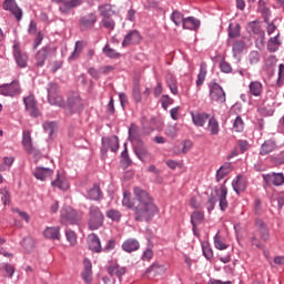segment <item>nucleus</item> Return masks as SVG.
<instances>
[{"instance_id":"nucleus-45","label":"nucleus","mask_w":284,"mask_h":284,"mask_svg":"<svg viewBox=\"0 0 284 284\" xmlns=\"http://www.w3.org/2000/svg\"><path fill=\"white\" fill-rule=\"evenodd\" d=\"M243 50H245V41L236 40L232 44L233 57H236L237 54H241V52H243Z\"/></svg>"},{"instance_id":"nucleus-53","label":"nucleus","mask_w":284,"mask_h":284,"mask_svg":"<svg viewBox=\"0 0 284 284\" xmlns=\"http://www.w3.org/2000/svg\"><path fill=\"white\" fill-rule=\"evenodd\" d=\"M166 136H170V139H174L176 134H179V128L176 124H169L166 130H165Z\"/></svg>"},{"instance_id":"nucleus-43","label":"nucleus","mask_w":284,"mask_h":284,"mask_svg":"<svg viewBox=\"0 0 284 284\" xmlns=\"http://www.w3.org/2000/svg\"><path fill=\"white\" fill-rule=\"evenodd\" d=\"M100 27L105 28L106 30H109V32H112V30L116 28V22H114L112 18H102V20L100 21Z\"/></svg>"},{"instance_id":"nucleus-26","label":"nucleus","mask_w":284,"mask_h":284,"mask_svg":"<svg viewBox=\"0 0 284 284\" xmlns=\"http://www.w3.org/2000/svg\"><path fill=\"white\" fill-rule=\"evenodd\" d=\"M141 247V244L135 239H129L123 242L122 250L124 252H128L129 254H132V252H136Z\"/></svg>"},{"instance_id":"nucleus-21","label":"nucleus","mask_w":284,"mask_h":284,"mask_svg":"<svg viewBox=\"0 0 284 284\" xmlns=\"http://www.w3.org/2000/svg\"><path fill=\"white\" fill-rule=\"evenodd\" d=\"M83 272L81 274L85 284H92V262L88 258L83 261Z\"/></svg>"},{"instance_id":"nucleus-44","label":"nucleus","mask_w":284,"mask_h":284,"mask_svg":"<svg viewBox=\"0 0 284 284\" xmlns=\"http://www.w3.org/2000/svg\"><path fill=\"white\" fill-rule=\"evenodd\" d=\"M102 52L108 57L109 59H121V53L116 52V50L110 48V44H105L102 49Z\"/></svg>"},{"instance_id":"nucleus-2","label":"nucleus","mask_w":284,"mask_h":284,"mask_svg":"<svg viewBox=\"0 0 284 284\" xmlns=\"http://www.w3.org/2000/svg\"><path fill=\"white\" fill-rule=\"evenodd\" d=\"M48 101L50 105H57L58 108H65V101L63 97L59 94V84L51 82L48 85Z\"/></svg>"},{"instance_id":"nucleus-37","label":"nucleus","mask_w":284,"mask_h":284,"mask_svg":"<svg viewBox=\"0 0 284 284\" xmlns=\"http://www.w3.org/2000/svg\"><path fill=\"white\" fill-rule=\"evenodd\" d=\"M237 37H241V24H230L227 45H232V39H236Z\"/></svg>"},{"instance_id":"nucleus-14","label":"nucleus","mask_w":284,"mask_h":284,"mask_svg":"<svg viewBox=\"0 0 284 284\" xmlns=\"http://www.w3.org/2000/svg\"><path fill=\"white\" fill-rule=\"evenodd\" d=\"M191 119L193 124L196 128H204L205 123H207V121H210V114L206 112H191Z\"/></svg>"},{"instance_id":"nucleus-48","label":"nucleus","mask_w":284,"mask_h":284,"mask_svg":"<svg viewBox=\"0 0 284 284\" xmlns=\"http://www.w3.org/2000/svg\"><path fill=\"white\" fill-rule=\"evenodd\" d=\"M171 21H173V23L175 26H183V21H185V18H183V13H181V11H173L171 14Z\"/></svg>"},{"instance_id":"nucleus-5","label":"nucleus","mask_w":284,"mask_h":284,"mask_svg":"<svg viewBox=\"0 0 284 284\" xmlns=\"http://www.w3.org/2000/svg\"><path fill=\"white\" fill-rule=\"evenodd\" d=\"M52 3H57L59 6V11L61 14H70L74 8H79V6H83L84 0H51Z\"/></svg>"},{"instance_id":"nucleus-11","label":"nucleus","mask_w":284,"mask_h":284,"mask_svg":"<svg viewBox=\"0 0 284 284\" xmlns=\"http://www.w3.org/2000/svg\"><path fill=\"white\" fill-rule=\"evenodd\" d=\"M3 9L11 12V14L16 17L17 21H21V19H23V11L19 8L16 0H6Z\"/></svg>"},{"instance_id":"nucleus-64","label":"nucleus","mask_w":284,"mask_h":284,"mask_svg":"<svg viewBox=\"0 0 284 284\" xmlns=\"http://www.w3.org/2000/svg\"><path fill=\"white\" fill-rule=\"evenodd\" d=\"M88 73L90 74V77H92L93 79H100L101 78V69L97 70L94 68H90L88 70Z\"/></svg>"},{"instance_id":"nucleus-58","label":"nucleus","mask_w":284,"mask_h":284,"mask_svg":"<svg viewBox=\"0 0 284 284\" xmlns=\"http://www.w3.org/2000/svg\"><path fill=\"white\" fill-rule=\"evenodd\" d=\"M264 23H266L267 34H274V32H276V24H274V21L270 20V17H267V21H264Z\"/></svg>"},{"instance_id":"nucleus-35","label":"nucleus","mask_w":284,"mask_h":284,"mask_svg":"<svg viewBox=\"0 0 284 284\" xmlns=\"http://www.w3.org/2000/svg\"><path fill=\"white\" fill-rule=\"evenodd\" d=\"M52 187H58L59 190H68V180L63 174L58 173L54 181L51 182Z\"/></svg>"},{"instance_id":"nucleus-10","label":"nucleus","mask_w":284,"mask_h":284,"mask_svg":"<svg viewBox=\"0 0 284 284\" xmlns=\"http://www.w3.org/2000/svg\"><path fill=\"white\" fill-rule=\"evenodd\" d=\"M108 150H111V152H118L119 151V136L113 135L111 138L104 136L102 138V149L101 152L105 154Z\"/></svg>"},{"instance_id":"nucleus-8","label":"nucleus","mask_w":284,"mask_h":284,"mask_svg":"<svg viewBox=\"0 0 284 284\" xmlns=\"http://www.w3.org/2000/svg\"><path fill=\"white\" fill-rule=\"evenodd\" d=\"M210 99L216 101V103H225L226 98L223 87L216 82L210 84Z\"/></svg>"},{"instance_id":"nucleus-40","label":"nucleus","mask_w":284,"mask_h":284,"mask_svg":"<svg viewBox=\"0 0 284 284\" xmlns=\"http://www.w3.org/2000/svg\"><path fill=\"white\" fill-rule=\"evenodd\" d=\"M87 43L84 41H77L75 47L71 55L69 57V61H75V59L83 52Z\"/></svg>"},{"instance_id":"nucleus-13","label":"nucleus","mask_w":284,"mask_h":284,"mask_svg":"<svg viewBox=\"0 0 284 284\" xmlns=\"http://www.w3.org/2000/svg\"><path fill=\"white\" fill-rule=\"evenodd\" d=\"M54 49L50 47H43L36 53V65L38 68H43L45 65V61L48 60V57H50V53L53 52Z\"/></svg>"},{"instance_id":"nucleus-41","label":"nucleus","mask_w":284,"mask_h":284,"mask_svg":"<svg viewBox=\"0 0 284 284\" xmlns=\"http://www.w3.org/2000/svg\"><path fill=\"white\" fill-rule=\"evenodd\" d=\"M278 37H281L280 33H277L273 38H270L268 43H267L268 52H276V50H278V48L281 47V40H278Z\"/></svg>"},{"instance_id":"nucleus-56","label":"nucleus","mask_w":284,"mask_h":284,"mask_svg":"<svg viewBox=\"0 0 284 284\" xmlns=\"http://www.w3.org/2000/svg\"><path fill=\"white\" fill-rule=\"evenodd\" d=\"M67 241L70 243V245L74 246L77 245V233L72 230L65 231Z\"/></svg>"},{"instance_id":"nucleus-20","label":"nucleus","mask_w":284,"mask_h":284,"mask_svg":"<svg viewBox=\"0 0 284 284\" xmlns=\"http://www.w3.org/2000/svg\"><path fill=\"white\" fill-rule=\"evenodd\" d=\"M52 174H54V171L50 168L38 166L33 171V176H36L38 181H45V179L50 178Z\"/></svg>"},{"instance_id":"nucleus-28","label":"nucleus","mask_w":284,"mask_h":284,"mask_svg":"<svg viewBox=\"0 0 284 284\" xmlns=\"http://www.w3.org/2000/svg\"><path fill=\"white\" fill-rule=\"evenodd\" d=\"M87 197L90 199V201H101V199H103L101 186L99 184H94L93 187L88 191Z\"/></svg>"},{"instance_id":"nucleus-62","label":"nucleus","mask_w":284,"mask_h":284,"mask_svg":"<svg viewBox=\"0 0 284 284\" xmlns=\"http://www.w3.org/2000/svg\"><path fill=\"white\" fill-rule=\"evenodd\" d=\"M174 103V100L170 98V95H162V108L166 110V108H170Z\"/></svg>"},{"instance_id":"nucleus-15","label":"nucleus","mask_w":284,"mask_h":284,"mask_svg":"<svg viewBox=\"0 0 284 284\" xmlns=\"http://www.w3.org/2000/svg\"><path fill=\"white\" fill-rule=\"evenodd\" d=\"M23 103L26 105L27 112H29L31 116L37 118L39 114H41L39 112V108H37V100L34 99V95L23 98Z\"/></svg>"},{"instance_id":"nucleus-55","label":"nucleus","mask_w":284,"mask_h":284,"mask_svg":"<svg viewBox=\"0 0 284 284\" xmlns=\"http://www.w3.org/2000/svg\"><path fill=\"white\" fill-rule=\"evenodd\" d=\"M214 245L216 250H227V245L223 243V237L219 234L214 236Z\"/></svg>"},{"instance_id":"nucleus-17","label":"nucleus","mask_w":284,"mask_h":284,"mask_svg":"<svg viewBox=\"0 0 284 284\" xmlns=\"http://www.w3.org/2000/svg\"><path fill=\"white\" fill-rule=\"evenodd\" d=\"M263 179L267 185H283L284 183V175L283 173H271V174H264Z\"/></svg>"},{"instance_id":"nucleus-49","label":"nucleus","mask_w":284,"mask_h":284,"mask_svg":"<svg viewBox=\"0 0 284 284\" xmlns=\"http://www.w3.org/2000/svg\"><path fill=\"white\" fill-rule=\"evenodd\" d=\"M22 247L26 252H32L34 250V240L32 237H24L22 241Z\"/></svg>"},{"instance_id":"nucleus-16","label":"nucleus","mask_w":284,"mask_h":284,"mask_svg":"<svg viewBox=\"0 0 284 284\" xmlns=\"http://www.w3.org/2000/svg\"><path fill=\"white\" fill-rule=\"evenodd\" d=\"M13 57L19 68H26L28 65V53H22L19 43L13 44Z\"/></svg>"},{"instance_id":"nucleus-42","label":"nucleus","mask_w":284,"mask_h":284,"mask_svg":"<svg viewBox=\"0 0 284 284\" xmlns=\"http://www.w3.org/2000/svg\"><path fill=\"white\" fill-rule=\"evenodd\" d=\"M257 11L262 14L264 21H267V17H272L270 9L266 7L265 0L258 1Z\"/></svg>"},{"instance_id":"nucleus-24","label":"nucleus","mask_w":284,"mask_h":284,"mask_svg":"<svg viewBox=\"0 0 284 284\" xmlns=\"http://www.w3.org/2000/svg\"><path fill=\"white\" fill-rule=\"evenodd\" d=\"M98 19L99 18L97 17V13L91 12V13L83 16L80 19V23H81V26H83V28H94V24L97 23Z\"/></svg>"},{"instance_id":"nucleus-7","label":"nucleus","mask_w":284,"mask_h":284,"mask_svg":"<svg viewBox=\"0 0 284 284\" xmlns=\"http://www.w3.org/2000/svg\"><path fill=\"white\" fill-rule=\"evenodd\" d=\"M0 94H2V97H17L21 94V84H19V81L2 84L0 85Z\"/></svg>"},{"instance_id":"nucleus-22","label":"nucleus","mask_w":284,"mask_h":284,"mask_svg":"<svg viewBox=\"0 0 284 284\" xmlns=\"http://www.w3.org/2000/svg\"><path fill=\"white\" fill-rule=\"evenodd\" d=\"M255 225L260 232V236L262 241H265V242L270 241V229L267 227V224H265L263 220L256 219Z\"/></svg>"},{"instance_id":"nucleus-63","label":"nucleus","mask_w":284,"mask_h":284,"mask_svg":"<svg viewBox=\"0 0 284 284\" xmlns=\"http://www.w3.org/2000/svg\"><path fill=\"white\" fill-rule=\"evenodd\" d=\"M248 61L252 65L258 63L260 61V55H258V52L256 51H252L248 55Z\"/></svg>"},{"instance_id":"nucleus-47","label":"nucleus","mask_w":284,"mask_h":284,"mask_svg":"<svg viewBox=\"0 0 284 284\" xmlns=\"http://www.w3.org/2000/svg\"><path fill=\"white\" fill-rule=\"evenodd\" d=\"M106 216L111 221H114L115 223H119V221H121L123 215L119 212V210L110 209L109 211H106Z\"/></svg>"},{"instance_id":"nucleus-39","label":"nucleus","mask_w":284,"mask_h":284,"mask_svg":"<svg viewBox=\"0 0 284 284\" xmlns=\"http://www.w3.org/2000/svg\"><path fill=\"white\" fill-rule=\"evenodd\" d=\"M204 219H205V214H203V212L201 211H195L191 215V224L193 225L194 234H196V225H199V223H203Z\"/></svg>"},{"instance_id":"nucleus-19","label":"nucleus","mask_w":284,"mask_h":284,"mask_svg":"<svg viewBox=\"0 0 284 284\" xmlns=\"http://www.w3.org/2000/svg\"><path fill=\"white\" fill-rule=\"evenodd\" d=\"M217 199L220 203V210L222 212H225L227 210L229 203H227V186L225 184H222L220 187V192L217 193Z\"/></svg>"},{"instance_id":"nucleus-60","label":"nucleus","mask_w":284,"mask_h":284,"mask_svg":"<svg viewBox=\"0 0 284 284\" xmlns=\"http://www.w3.org/2000/svg\"><path fill=\"white\" fill-rule=\"evenodd\" d=\"M220 70H221V72H224V74H231L232 65L230 64V62L222 61L220 63Z\"/></svg>"},{"instance_id":"nucleus-34","label":"nucleus","mask_w":284,"mask_h":284,"mask_svg":"<svg viewBox=\"0 0 284 284\" xmlns=\"http://www.w3.org/2000/svg\"><path fill=\"white\" fill-rule=\"evenodd\" d=\"M232 187L236 194H241V192H245V180H243V176L237 175L233 182H232Z\"/></svg>"},{"instance_id":"nucleus-50","label":"nucleus","mask_w":284,"mask_h":284,"mask_svg":"<svg viewBox=\"0 0 284 284\" xmlns=\"http://www.w3.org/2000/svg\"><path fill=\"white\" fill-rule=\"evenodd\" d=\"M248 31L253 32V34H261V21L248 22Z\"/></svg>"},{"instance_id":"nucleus-31","label":"nucleus","mask_w":284,"mask_h":284,"mask_svg":"<svg viewBox=\"0 0 284 284\" xmlns=\"http://www.w3.org/2000/svg\"><path fill=\"white\" fill-rule=\"evenodd\" d=\"M60 227L53 226V227H47L43 232L45 239H51L52 241H60L61 240V233Z\"/></svg>"},{"instance_id":"nucleus-36","label":"nucleus","mask_w":284,"mask_h":284,"mask_svg":"<svg viewBox=\"0 0 284 284\" xmlns=\"http://www.w3.org/2000/svg\"><path fill=\"white\" fill-rule=\"evenodd\" d=\"M106 272L110 276L121 278V276L125 274V267H119L118 264H111L106 267Z\"/></svg>"},{"instance_id":"nucleus-57","label":"nucleus","mask_w":284,"mask_h":284,"mask_svg":"<svg viewBox=\"0 0 284 284\" xmlns=\"http://www.w3.org/2000/svg\"><path fill=\"white\" fill-rule=\"evenodd\" d=\"M55 128H57V123H54V122H44L43 123V130H44V132H48L49 136L54 134Z\"/></svg>"},{"instance_id":"nucleus-52","label":"nucleus","mask_w":284,"mask_h":284,"mask_svg":"<svg viewBox=\"0 0 284 284\" xmlns=\"http://www.w3.org/2000/svg\"><path fill=\"white\" fill-rule=\"evenodd\" d=\"M139 139V126L131 124L129 128V140L136 141Z\"/></svg>"},{"instance_id":"nucleus-59","label":"nucleus","mask_w":284,"mask_h":284,"mask_svg":"<svg viewBox=\"0 0 284 284\" xmlns=\"http://www.w3.org/2000/svg\"><path fill=\"white\" fill-rule=\"evenodd\" d=\"M150 272H153L154 274H161V272H165V267L153 264L149 268H146V274H150Z\"/></svg>"},{"instance_id":"nucleus-9","label":"nucleus","mask_w":284,"mask_h":284,"mask_svg":"<svg viewBox=\"0 0 284 284\" xmlns=\"http://www.w3.org/2000/svg\"><path fill=\"white\" fill-rule=\"evenodd\" d=\"M67 105L70 112H81L83 110V100L79 93H71L68 98Z\"/></svg>"},{"instance_id":"nucleus-4","label":"nucleus","mask_w":284,"mask_h":284,"mask_svg":"<svg viewBox=\"0 0 284 284\" xmlns=\"http://www.w3.org/2000/svg\"><path fill=\"white\" fill-rule=\"evenodd\" d=\"M81 217L71 206H64L61 210V224L62 225H79Z\"/></svg>"},{"instance_id":"nucleus-1","label":"nucleus","mask_w":284,"mask_h":284,"mask_svg":"<svg viewBox=\"0 0 284 284\" xmlns=\"http://www.w3.org/2000/svg\"><path fill=\"white\" fill-rule=\"evenodd\" d=\"M134 197L130 199V193L124 192L122 199V205L134 212V221L139 223H150L156 214H159V207L154 204V199L151 197L148 191L135 186L133 189Z\"/></svg>"},{"instance_id":"nucleus-6","label":"nucleus","mask_w":284,"mask_h":284,"mask_svg":"<svg viewBox=\"0 0 284 284\" xmlns=\"http://www.w3.org/2000/svg\"><path fill=\"white\" fill-rule=\"evenodd\" d=\"M133 150L134 154L142 163H152V161H154V155L148 151V146H145L143 142H138Z\"/></svg>"},{"instance_id":"nucleus-3","label":"nucleus","mask_w":284,"mask_h":284,"mask_svg":"<svg viewBox=\"0 0 284 284\" xmlns=\"http://www.w3.org/2000/svg\"><path fill=\"white\" fill-rule=\"evenodd\" d=\"M103 212H101V209L97 205H92L89 209V227L91 230H99L101 225H103Z\"/></svg>"},{"instance_id":"nucleus-30","label":"nucleus","mask_w":284,"mask_h":284,"mask_svg":"<svg viewBox=\"0 0 284 284\" xmlns=\"http://www.w3.org/2000/svg\"><path fill=\"white\" fill-rule=\"evenodd\" d=\"M278 146L276 145V142H274L273 140H267L265 141L260 150V154L262 156H265L267 154H270L271 152H274V150H276Z\"/></svg>"},{"instance_id":"nucleus-25","label":"nucleus","mask_w":284,"mask_h":284,"mask_svg":"<svg viewBox=\"0 0 284 284\" xmlns=\"http://www.w3.org/2000/svg\"><path fill=\"white\" fill-rule=\"evenodd\" d=\"M88 245L91 252H95L97 254L101 252V240L99 239V236H97V234H90L88 236Z\"/></svg>"},{"instance_id":"nucleus-27","label":"nucleus","mask_w":284,"mask_h":284,"mask_svg":"<svg viewBox=\"0 0 284 284\" xmlns=\"http://www.w3.org/2000/svg\"><path fill=\"white\" fill-rule=\"evenodd\" d=\"M182 27L184 30H199L201 21L194 17L184 18Z\"/></svg>"},{"instance_id":"nucleus-54","label":"nucleus","mask_w":284,"mask_h":284,"mask_svg":"<svg viewBox=\"0 0 284 284\" xmlns=\"http://www.w3.org/2000/svg\"><path fill=\"white\" fill-rule=\"evenodd\" d=\"M0 270L6 271V275L8 276V278H12V276H14L16 268L12 264H3L0 266Z\"/></svg>"},{"instance_id":"nucleus-33","label":"nucleus","mask_w":284,"mask_h":284,"mask_svg":"<svg viewBox=\"0 0 284 284\" xmlns=\"http://www.w3.org/2000/svg\"><path fill=\"white\" fill-rule=\"evenodd\" d=\"M232 172V163H225L216 171V181L217 183L223 181Z\"/></svg>"},{"instance_id":"nucleus-12","label":"nucleus","mask_w":284,"mask_h":284,"mask_svg":"<svg viewBox=\"0 0 284 284\" xmlns=\"http://www.w3.org/2000/svg\"><path fill=\"white\" fill-rule=\"evenodd\" d=\"M143 37H141V33L138 30H132L124 37L122 47L128 48V45H139Z\"/></svg>"},{"instance_id":"nucleus-51","label":"nucleus","mask_w":284,"mask_h":284,"mask_svg":"<svg viewBox=\"0 0 284 284\" xmlns=\"http://www.w3.org/2000/svg\"><path fill=\"white\" fill-rule=\"evenodd\" d=\"M244 128H245V123L243 122V118L237 115L233 123V130L235 132H242L244 130Z\"/></svg>"},{"instance_id":"nucleus-23","label":"nucleus","mask_w":284,"mask_h":284,"mask_svg":"<svg viewBox=\"0 0 284 284\" xmlns=\"http://www.w3.org/2000/svg\"><path fill=\"white\" fill-rule=\"evenodd\" d=\"M205 130H206V132H210L211 136H216L221 132V126L219 124V120H216V118H214V116H211L209 119Z\"/></svg>"},{"instance_id":"nucleus-38","label":"nucleus","mask_w":284,"mask_h":284,"mask_svg":"<svg viewBox=\"0 0 284 284\" xmlns=\"http://www.w3.org/2000/svg\"><path fill=\"white\" fill-rule=\"evenodd\" d=\"M205 77H207V63L202 62L200 64V72L197 74L196 85L201 88L205 83Z\"/></svg>"},{"instance_id":"nucleus-29","label":"nucleus","mask_w":284,"mask_h":284,"mask_svg":"<svg viewBox=\"0 0 284 284\" xmlns=\"http://www.w3.org/2000/svg\"><path fill=\"white\" fill-rule=\"evenodd\" d=\"M98 11L100 12V17H102V19L112 18L115 14L114 9H112V4L110 3L100 4L98 7Z\"/></svg>"},{"instance_id":"nucleus-46","label":"nucleus","mask_w":284,"mask_h":284,"mask_svg":"<svg viewBox=\"0 0 284 284\" xmlns=\"http://www.w3.org/2000/svg\"><path fill=\"white\" fill-rule=\"evenodd\" d=\"M192 150V141L185 140L182 142V150H179V148L174 149L175 154H187Z\"/></svg>"},{"instance_id":"nucleus-61","label":"nucleus","mask_w":284,"mask_h":284,"mask_svg":"<svg viewBox=\"0 0 284 284\" xmlns=\"http://www.w3.org/2000/svg\"><path fill=\"white\" fill-rule=\"evenodd\" d=\"M133 99L136 103H141V87L139 84L133 88Z\"/></svg>"},{"instance_id":"nucleus-18","label":"nucleus","mask_w":284,"mask_h":284,"mask_svg":"<svg viewBox=\"0 0 284 284\" xmlns=\"http://www.w3.org/2000/svg\"><path fill=\"white\" fill-rule=\"evenodd\" d=\"M22 145L28 154H34L37 149L32 145V135L30 131H23L22 133Z\"/></svg>"},{"instance_id":"nucleus-32","label":"nucleus","mask_w":284,"mask_h":284,"mask_svg":"<svg viewBox=\"0 0 284 284\" xmlns=\"http://www.w3.org/2000/svg\"><path fill=\"white\" fill-rule=\"evenodd\" d=\"M248 92L252 97H261L263 94V83L258 81H252L248 84Z\"/></svg>"}]
</instances>
